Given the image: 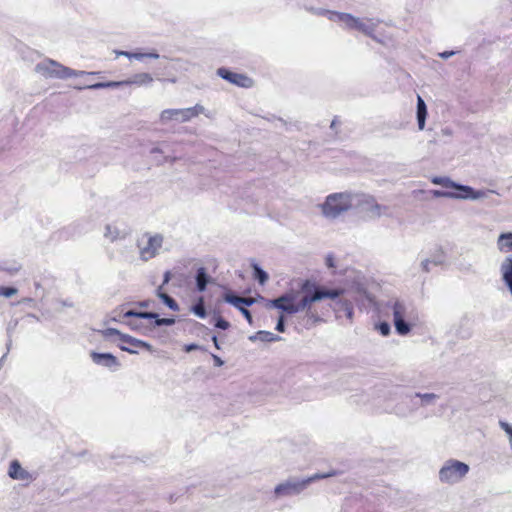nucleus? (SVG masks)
I'll use <instances>...</instances> for the list:
<instances>
[{"label": "nucleus", "instance_id": "nucleus-46", "mask_svg": "<svg viewBox=\"0 0 512 512\" xmlns=\"http://www.w3.org/2000/svg\"><path fill=\"white\" fill-rule=\"evenodd\" d=\"M144 58H152V59H158L160 55L156 52H149V53H143Z\"/></svg>", "mask_w": 512, "mask_h": 512}, {"label": "nucleus", "instance_id": "nucleus-28", "mask_svg": "<svg viewBox=\"0 0 512 512\" xmlns=\"http://www.w3.org/2000/svg\"><path fill=\"white\" fill-rule=\"evenodd\" d=\"M208 282H209V276L206 272V269L204 267L198 268V270L196 272V285H197L198 291H200V292L205 291Z\"/></svg>", "mask_w": 512, "mask_h": 512}, {"label": "nucleus", "instance_id": "nucleus-24", "mask_svg": "<svg viewBox=\"0 0 512 512\" xmlns=\"http://www.w3.org/2000/svg\"><path fill=\"white\" fill-rule=\"evenodd\" d=\"M281 339L282 338L280 336L264 330L258 331L254 335L249 336V340L251 342H256L258 340L262 342H276L280 341Z\"/></svg>", "mask_w": 512, "mask_h": 512}, {"label": "nucleus", "instance_id": "nucleus-29", "mask_svg": "<svg viewBox=\"0 0 512 512\" xmlns=\"http://www.w3.org/2000/svg\"><path fill=\"white\" fill-rule=\"evenodd\" d=\"M162 287H159L157 289V296L163 301V303L165 305H167L171 310L173 311H179L180 307L178 305V303L172 298L170 297L168 294L166 293H163L161 291Z\"/></svg>", "mask_w": 512, "mask_h": 512}, {"label": "nucleus", "instance_id": "nucleus-41", "mask_svg": "<svg viewBox=\"0 0 512 512\" xmlns=\"http://www.w3.org/2000/svg\"><path fill=\"white\" fill-rule=\"evenodd\" d=\"M275 329L278 332H281V333L285 331V323H284V316L283 315H281L279 317Z\"/></svg>", "mask_w": 512, "mask_h": 512}, {"label": "nucleus", "instance_id": "nucleus-18", "mask_svg": "<svg viewBox=\"0 0 512 512\" xmlns=\"http://www.w3.org/2000/svg\"><path fill=\"white\" fill-rule=\"evenodd\" d=\"M502 280L512 295V256L506 257L500 265Z\"/></svg>", "mask_w": 512, "mask_h": 512}, {"label": "nucleus", "instance_id": "nucleus-8", "mask_svg": "<svg viewBox=\"0 0 512 512\" xmlns=\"http://www.w3.org/2000/svg\"><path fill=\"white\" fill-rule=\"evenodd\" d=\"M469 471L468 464L456 459H448L439 470V481L443 484L454 485L460 483Z\"/></svg>", "mask_w": 512, "mask_h": 512}, {"label": "nucleus", "instance_id": "nucleus-4", "mask_svg": "<svg viewBox=\"0 0 512 512\" xmlns=\"http://www.w3.org/2000/svg\"><path fill=\"white\" fill-rule=\"evenodd\" d=\"M34 69L38 74L42 75L45 78L56 79H66L70 77L98 74V72L73 70L52 59H45L37 63Z\"/></svg>", "mask_w": 512, "mask_h": 512}, {"label": "nucleus", "instance_id": "nucleus-13", "mask_svg": "<svg viewBox=\"0 0 512 512\" xmlns=\"http://www.w3.org/2000/svg\"><path fill=\"white\" fill-rule=\"evenodd\" d=\"M431 182L435 185H440L445 188L455 189L456 192L460 195H479V199L485 198L488 193L485 190H475L471 186L457 183L446 176H434L431 178Z\"/></svg>", "mask_w": 512, "mask_h": 512}, {"label": "nucleus", "instance_id": "nucleus-53", "mask_svg": "<svg viewBox=\"0 0 512 512\" xmlns=\"http://www.w3.org/2000/svg\"><path fill=\"white\" fill-rule=\"evenodd\" d=\"M112 320L113 321H119V319L117 317H113Z\"/></svg>", "mask_w": 512, "mask_h": 512}, {"label": "nucleus", "instance_id": "nucleus-11", "mask_svg": "<svg viewBox=\"0 0 512 512\" xmlns=\"http://www.w3.org/2000/svg\"><path fill=\"white\" fill-rule=\"evenodd\" d=\"M153 82V77L146 72L137 73L133 75L131 78L123 81H108V82H98L95 84L87 85L85 87H79L78 89H90V90H99L104 88H117L126 85H137V86H148Z\"/></svg>", "mask_w": 512, "mask_h": 512}, {"label": "nucleus", "instance_id": "nucleus-10", "mask_svg": "<svg viewBox=\"0 0 512 512\" xmlns=\"http://www.w3.org/2000/svg\"><path fill=\"white\" fill-rule=\"evenodd\" d=\"M164 237L159 233H145L137 240L140 259L144 262L155 258L162 248Z\"/></svg>", "mask_w": 512, "mask_h": 512}, {"label": "nucleus", "instance_id": "nucleus-15", "mask_svg": "<svg viewBox=\"0 0 512 512\" xmlns=\"http://www.w3.org/2000/svg\"><path fill=\"white\" fill-rule=\"evenodd\" d=\"M217 75L228 82L235 84L239 87L249 88L252 86L253 81L251 78L244 74L231 72L226 68H219Z\"/></svg>", "mask_w": 512, "mask_h": 512}, {"label": "nucleus", "instance_id": "nucleus-48", "mask_svg": "<svg viewBox=\"0 0 512 512\" xmlns=\"http://www.w3.org/2000/svg\"><path fill=\"white\" fill-rule=\"evenodd\" d=\"M170 276H171L170 272L166 271L164 274L163 285L167 284L170 281Z\"/></svg>", "mask_w": 512, "mask_h": 512}, {"label": "nucleus", "instance_id": "nucleus-1", "mask_svg": "<svg viewBox=\"0 0 512 512\" xmlns=\"http://www.w3.org/2000/svg\"><path fill=\"white\" fill-rule=\"evenodd\" d=\"M301 292L302 295L300 292H286L276 299L268 300L266 308H275L289 315L305 312L306 324L314 325L321 322L322 318L312 304L324 298L337 299L331 306L336 316L340 317V314L344 313L347 319L352 321L354 315L353 304L346 298H340L344 293L343 289H328L306 280L301 285Z\"/></svg>", "mask_w": 512, "mask_h": 512}, {"label": "nucleus", "instance_id": "nucleus-32", "mask_svg": "<svg viewBox=\"0 0 512 512\" xmlns=\"http://www.w3.org/2000/svg\"><path fill=\"white\" fill-rule=\"evenodd\" d=\"M442 263L439 259H424L421 262V268L424 272L428 273L431 270V266H438Z\"/></svg>", "mask_w": 512, "mask_h": 512}, {"label": "nucleus", "instance_id": "nucleus-20", "mask_svg": "<svg viewBox=\"0 0 512 512\" xmlns=\"http://www.w3.org/2000/svg\"><path fill=\"white\" fill-rule=\"evenodd\" d=\"M432 195L435 198H449V199H461V200H479V195H460L453 191L444 190H432Z\"/></svg>", "mask_w": 512, "mask_h": 512}, {"label": "nucleus", "instance_id": "nucleus-47", "mask_svg": "<svg viewBox=\"0 0 512 512\" xmlns=\"http://www.w3.org/2000/svg\"><path fill=\"white\" fill-rule=\"evenodd\" d=\"M441 132H442V134H443V135H445V136H451V135H452V130H451L450 128H448V127L443 128V129L441 130Z\"/></svg>", "mask_w": 512, "mask_h": 512}, {"label": "nucleus", "instance_id": "nucleus-23", "mask_svg": "<svg viewBox=\"0 0 512 512\" xmlns=\"http://www.w3.org/2000/svg\"><path fill=\"white\" fill-rule=\"evenodd\" d=\"M224 300L235 307H242V304L246 306H251L255 302V300L251 297H239L231 293L225 294Z\"/></svg>", "mask_w": 512, "mask_h": 512}, {"label": "nucleus", "instance_id": "nucleus-14", "mask_svg": "<svg viewBox=\"0 0 512 512\" xmlns=\"http://www.w3.org/2000/svg\"><path fill=\"white\" fill-rule=\"evenodd\" d=\"M7 474L11 479L23 481L25 484H30L36 479V475L24 469L17 459L10 462Z\"/></svg>", "mask_w": 512, "mask_h": 512}, {"label": "nucleus", "instance_id": "nucleus-38", "mask_svg": "<svg viewBox=\"0 0 512 512\" xmlns=\"http://www.w3.org/2000/svg\"><path fill=\"white\" fill-rule=\"evenodd\" d=\"M230 326L229 322L223 319L222 317H218L215 322V327L219 329L226 330Z\"/></svg>", "mask_w": 512, "mask_h": 512}, {"label": "nucleus", "instance_id": "nucleus-50", "mask_svg": "<svg viewBox=\"0 0 512 512\" xmlns=\"http://www.w3.org/2000/svg\"><path fill=\"white\" fill-rule=\"evenodd\" d=\"M139 306L143 307V308H146V307L149 306V303H148V301H142V302L139 303Z\"/></svg>", "mask_w": 512, "mask_h": 512}, {"label": "nucleus", "instance_id": "nucleus-12", "mask_svg": "<svg viewBox=\"0 0 512 512\" xmlns=\"http://www.w3.org/2000/svg\"><path fill=\"white\" fill-rule=\"evenodd\" d=\"M353 199V208H359L364 212L370 213L373 217H380L388 211V207L378 204L374 197L370 195L353 193Z\"/></svg>", "mask_w": 512, "mask_h": 512}, {"label": "nucleus", "instance_id": "nucleus-45", "mask_svg": "<svg viewBox=\"0 0 512 512\" xmlns=\"http://www.w3.org/2000/svg\"><path fill=\"white\" fill-rule=\"evenodd\" d=\"M215 366L221 367L224 364V361L217 355H212Z\"/></svg>", "mask_w": 512, "mask_h": 512}, {"label": "nucleus", "instance_id": "nucleus-34", "mask_svg": "<svg viewBox=\"0 0 512 512\" xmlns=\"http://www.w3.org/2000/svg\"><path fill=\"white\" fill-rule=\"evenodd\" d=\"M117 56H125L129 59L143 60L144 54L140 52L115 51Z\"/></svg>", "mask_w": 512, "mask_h": 512}, {"label": "nucleus", "instance_id": "nucleus-30", "mask_svg": "<svg viewBox=\"0 0 512 512\" xmlns=\"http://www.w3.org/2000/svg\"><path fill=\"white\" fill-rule=\"evenodd\" d=\"M254 277L263 285L268 280V274L256 263L252 264Z\"/></svg>", "mask_w": 512, "mask_h": 512}, {"label": "nucleus", "instance_id": "nucleus-5", "mask_svg": "<svg viewBox=\"0 0 512 512\" xmlns=\"http://www.w3.org/2000/svg\"><path fill=\"white\" fill-rule=\"evenodd\" d=\"M338 17V23L342 25L344 29L357 30L375 41H380L374 34L376 28L380 24L381 20L377 18H359L350 13L341 12Z\"/></svg>", "mask_w": 512, "mask_h": 512}, {"label": "nucleus", "instance_id": "nucleus-16", "mask_svg": "<svg viewBox=\"0 0 512 512\" xmlns=\"http://www.w3.org/2000/svg\"><path fill=\"white\" fill-rule=\"evenodd\" d=\"M124 318H141V319H154L155 326H171L175 323L174 318H159V315L155 312H137L134 310H128L123 314Z\"/></svg>", "mask_w": 512, "mask_h": 512}, {"label": "nucleus", "instance_id": "nucleus-3", "mask_svg": "<svg viewBox=\"0 0 512 512\" xmlns=\"http://www.w3.org/2000/svg\"><path fill=\"white\" fill-rule=\"evenodd\" d=\"M335 475H337V472L332 470L327 473H315L312 476L302 478V479L289 478V479L279 483L278 485H276V487L274 488V495L277 498L299 495L311 483H313L317 480L326 479V478H329V477H332Z\"/></svg>", "mask_w": 512, "mask_h": 512}, {"label": "nucleus", "instance_id": "nucleus-49", "mask_svg": "<svg viewBox=\"0 0 512 512\" xmlns=\"http://www.w3.org/2000/svg\"><path fill=\"white\" fill-rule=\"evenodd\" d=\"M212 341H213V343H214L215 347H216L217 349H220V346H219V343H218V339H217V337H216V336H213V337H212Z\"/></svg>", "mask_w": 512, "mask_h": 512}, {"label": "nucleus", "instance_id": "nucleus-9", "mask_svg": "<svg viewBox=\"0 0 512 512\" xmlns=\"http://www.w3.org/2000/svg\"><path fill=\"white\" fill-rule=\"evenodd\" d=\"M200 114H204L206 117H211L209 112L201 104H196L193 107L180 108V109H165L160 114V122L167 124L171 121L184 123L197 117Z\"/></svg>", "mask_w": 512, "mask_h": 512}, {"label": "nucleus", "instance_id": "nucleus-44", "mask_svg": "<svg viewBox=\"0 0 512 512\" xmlns=\"http://www.w3.org/2000/svg\"><path fill=\"white\" fill-rule=\"evenodd\" d=\"M200 348L201 347L198 344L192 343V344H188V345L185 346V351L186 352H191V351H194V350H198Z\"/></svg>", "mask_w": 512, "mask_h": 512}, {"label": "nucleus", "instance_id": "nucleus-7", "mask_svg": "<svg viewBox=\"0 0 512 512\" xmlns=\"http://www.w3.org/2000/svg\"><path fill=\"white\" fill-rule=\"evenodd\" d=\"M354 207L353 193H334L327 196L321 205L325 217L335 219L343 212Z\"/></svg>", "mask_w": 512, "mask_h": 512}, {"label": "nucleus", "instance_id": "nucleus-39", "mask_svg": "<svg viewBox=\"0 0 512 512\" xmlns=\"http://www.w3.org/2000/svg\"><path fill=\"white\" fill-rule=\"evenodd\" d=\"M127 325L132 329V330H135V331H138V332H142L143 329H145V327L140 324V323H137L136 321L134 320H130L127 322Z\"/></svg>", "mask_w": 512, "mask_h": 512}, {"label": "nucleus", "instance_id": "nucleus-27", "mask_svg": "<svg viewBox=\"0 0 512 512\" xmlns=\"http://www.w3.org/2000/svg\"><path fill=\"white\" fill-rule=\"evenodd\" d=\"M125 234L115 225L108 224L105 227L104 237L110 242L124 238Z\"/></svg>", "mask_w": 512, "mask_h": 512}, {"label": "nucleus", "instance_id": "nucleus-40", "mask_svg": "<svg viewBox=\"0 0 512 512\" xmlns=\"http://www.w3.org/2000/svg\"><path fill=\"white\" fill-rule=\"evenodd\" d=\"M236 308L243 314V316L247 319V321L250 324H252V316H251L250 311L245 307H236Z\"/></svg>", "mask_w": 512, "mask_h": 512}, {"label": "nucleus", "instance_id": "nucleus-36", "mask_svg": "<svg viewBox=\"0 0 512 512\" xmlns=\"http://www.w3.org/2000/svg\"><path fill=\"white\" fill-rule=\"evenodd\" d=\"M16 293H17V289L14 287H5V286L0 287V296L9 298V297H12L13 295H15Z\"/></svg>", "mask_w": 512, "mask_h": 512}, {"label": "nucleus", "instance_id": "nucleus-2", "mask_svg": "<svg viewBox=\"0 0 512 512\" xmlns=\"http://www.w3.org/2000/svg\"><path fill=\"white\" fill-rule=\"evenodd\" d=\"M386 307L393 315V324L396 332L405 336L411 332L412 326L418 321V312L415 306L403 299H392Z\"/></svg>", "mask_w": 512, "mask_h": 512}, {"label": "nucleus", "instance_id": "nucleus-31", "mask_svg": "<svg viewBox=\"0 0 512 512\" xmlns=\"http://www.w3.org/2000/svg\"><path fill=\"white\" fill-rule=\"evenodd\" d=\"M163 149L162 148H159V147H155L151 150V154H154L155 155V161L158 163V164H163L165 162H174L176 160L175 157H168V156H158V155H161L163 154Z\"/></svg>", "mask_w": 512, "mask_h": 512}, {"label": "nucleus", "instance_id": "nucleus-22", "mask_svg": "<svg viewBox=\"0 0 512 512\" xmlns=\"http://www.w3.org/2000/svg\"><path fill=\"white\" fill-rule=\"evenodd\" d=\"M496 244L500 252H512V232L501 233L497 239Z\"/></svg>", "mask_w": 512, "mask_h": 512}, {"label": "nucleus", "instance_id": "nucleus-21", "mask_svg": "<svg viewBox=\"0 0 512 512\" xmlns=\"http://www.w3.org/2000/svg\"><path fill=\"white\" fill-rule=\"evenodd\" d=\"M417 123L419 130H423L425 128V122L427 117V106L425 104V101L422 99L421 96H417Z\"/></svg>", "mask_w": 512, "mask_h": 512}, {"label": "nucleus", "instance_id": "nucleus-26", "mask_svg": "<svg viewBox=\"0 0 512 512\" xmlns=\"http://www.w3.org/2000/svg\"><path fill=\"white\" fill-rule=\"evenodd\" d=\"M21 267V264L15 260L0 261V271L6 272L11 276L17 274Z\"/></svg>", "mask_w": 512, "mask_h": 512}, {"label": "nucleus", "instance_id": "nucleus-43", "mask_svg": "<svg viewBox=\"0 0 512 512\" xmlns=\"http://www.w3.org/2000/svg\"><path fill=\"white\" fill-rule=\"evenodd\" d=\"M456 54L455 51L451 50V51H444V52H441L439 53V57H441L442 59H448L452 56H454Z\"/></svg>", "mask_w": 512, "mask_h": 512}, {"label": "nucleus", "instance_id": "nucleus-35", "mask_svg": "<svg viewBox=\"0 0 512 512\" xmlns=\"http://www.w3.org/2000/svg\"><path fill=\"white\" fill-rule=\"evenodd\" d=\"M499 425L504 430V432L507 434V436L509 438V445H510V448L512 449V426L509 423L504 422V421H500Z\"/></svg>", "mask_w": 512, "mask_h": 512}, {"label": "nucleus", "instance_id": "nucleus-33", "mask_svg": "<svg viewBox=\"0 0 512 512\" xmlns=\"http://www.w3.org/2000/svg\"><path fill=\"white\" fill-rule=\"evenodd\" d=\"M192 312L199 318L206 317V310L204 307L203 299L201 298L197 304L192 307Z\"/></svg>", "mask_w": 512, "mask_h": 512}, {"label": "nucleus", "instance_id": "nucleus-52", "mask_svg": "<svg viewBox=\"0 0 512 512\" xmlns=\"http://www.w3.org/2000/svg\"><path fill=\"white\" fill-rule=\"evenodd\" d=\"M10 347H11V340H9L8 343H7V351L10 350Z\"/></svg>", "mask_w": 512, "mask_h": 512}, {"label": "nucleus", "instance_id": "nucleus-25", "mask_svg": "<svg viewBox=\"0 0 512 512\" xmlns=\"http://www.w3.org/2000/svg\"><path fill=\"white\" fill-rule=\"evenodd\" d=\"M306 10L313 15L325 16L330 21L337 22V23H338V17H336V15H341V12L327 10V9H323V8L306 7Z\"/></svg>", "mask_w": 512, "mask_h": 512}, {"label": "nucleus", "instance_id": "nucleus-6", "mask_svg": "<svg viewBox=\"0 0 512 512\" xmlns=\"http://www.w3.org/2000/svg\"><path fill=\"white\" fill-rule=\"evenodd\" d=\"M103 338L117 341L119 340L118 347L122 351H126L130 354H137L138 349H145L149 352L153 351V347L145 341L134 338L128 334H123L115 328H107L99 331Z\"/></svg>", "mask_w": 512, "mask_h": 512}, {"label": "nucleus", "instance_id": "nucleus-37", "mask_svg": "<svg viewBox=\"0 0 512 512\" xmlns=\"http://www.w3.org/2000/svg\"><path fill=\"white\" fill-rule=\"evenodd\" d=\"M376 329L383 336H388L390 334V332H391V327H390L389 323H387V322H380L376 326Z\"/></svg>", "mask_w": 512, "mask_h": 512}, {"label": "nucleus", "instance_id": "nucleus-51", "mask_svg": "<svg viewBox=\"0 0 512 512\" xmlns=\"http://www.w3.org/2000/svg\"><path fill=\"white\" fill-rule=\"evenodd\" d=\"M336 126V120L334 119L332 122H331V128H334Z\"/></svg>", "mask_w": 512, "mask_h": 512}, {"label": "nucleus", "instance_id": "nucleus-17", "mask_svg": "<svg viewBox=\"0 0 512 512\" xmlns=\"http://www.w3.org/2000/svg\"><path fill=\"white\" fill-rule=\"evenodd\" d=\"M90 357L95 364L103 367L116 370L120 366L118 359L111 353H98L93 351L90 353Z\"/></svg>", "mask_w": 512, "mask_h": 512}, {"label": "nucleus", "instance_id": "nucleus-19", "mask_svg": "<svg viewBox=\"0 0 512 512\" xmlns=\"http://www.w3.org/2000/svg\"><path fill=\"white\" fill-rule=\"evenodd\" d=\"M414 397L419 398V400H420L419 402H414L413 399H411V402L413 403V405L416 408L433 406V405H435L437 400L440 398V396L435 393H421V392L415 393Z\"/></svg>", "mask_w": 512, "mask_h": 512}, {"label": "nucleus", "instance_id": "nucleus-42", "mask_svg": "<svg viewBox=\"0 0 512 512\" xmlns=\"http://www.w3.org/2000/svg\"><path fill=\"white\" fill-rule=\"evenodd\" d=\"M325 263L328 268H335V259L332 254H328L325 258Z\"/></svg>", "mask_w": 512, "mask_h": 512}]
</instances>
